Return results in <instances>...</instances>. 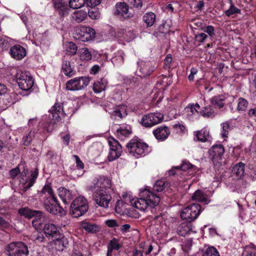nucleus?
<instances>
[{
    "label": "nucleus",
    "instance_id": "62",
    "mask_svg": "<svg viewBox=\"0 0 256 256\" xmlns=\"http://www.w3.org/2000/svg\"><path fill=\"white\" fill-rule=\"evenodd\" d=\"M40 218H36V219L32 221V226L36 230L40 228L41 226V223L40 220Z\"/></svg>",
    "mask_w": 256,
    "mask_h": 256
},
{
    "label": "nucleus",
    "instance_id": "58",
    "mask_svg": "<svg viewBox=\"0 0 256 256\" xmlns=\"http://www.w3.org/2000/svg\"><path fill=\"white\" fill-rule=\"evenodd\" d=\"M73 158H75L76 166L79 169H83L84 168V164L80 160L79 156L77 155H73Z\"/></svg>",
    "mask_w": 256,
    "mask_h": 256
},
{
    "label": "nucleus",
    "instance_id": "1",
    "mask_svg": "<svg viewBox=\"0 0 256 256\" xmlns=\"http://www.w3.org/2000/svg\"><path fill=\"white\" fill-rule=\"evenodd\" d=\"M140 198L134 200L132 205L140 210H145L148 206L155 207L160 202V197L149 189L144 188L140 191Z\"/></svg>",
    "mask_w": 256,
    "mask_h": 256
},
{
    "label": "nucleus",
    "instance_id": "16",
    "mask_svg": "<svg viewBox=\"0 0 256 256\" xmlns=\"http://www.w3.org/2000/svg\"><path fill=\"white\" fill-rule=\"evenodd\" d=\"M129 5L124 2H118L115 6L114 15L123 16L126 19L133 17V14L129 12Z\"/></svg>",
    "mask_w": 256,
    "mask_h": 256
},
{
    "label": "nucleus",
    "instance_id": "17",
    "mask_svg": "<svg viewBox=\"0 0 256 256\" xmlns=\"http://www.w3.org/2000/svg\"><path fill=\"white\" fill-rule=\"evenodd\" d=\"M18 214L26 218L31 219L32 218H39L42 216L43 212L40 210H34L28 207H23L18 210Z\"/></svg>",
    "mask_w": 256,
    "mask_h": 256
},
{
    "label": "nucleus",
    "instance_id": "9",
    "mask_svg": "<svg viewBox=\"0 0 256 256\" xmlns=\"http://www.w3.org/2000/svg\"><path fill=\"white\" fill-rule=\"evenodd\" d=\"M164 116L160 112H152L143 116L141 120L142 124L146 128H150L162 122Z\"/></svg>",
    "mask_w": 256,
    "mask_h": 256
},
{
    "label": "nucleus",
    "instance_id": "31",
    "mask_svg": "<svg viewBox=\"0 0 256 256\" xmlns=\"http://www.w3.org/2000/svg\"><path fill=\"white\" fill-rule=\"evenodd\" d=\"M226 98L224 94L216 96L210 98V102L215 107L220 108L224 106Z\"/></svg>",
    "mask_w": 256,
    "mask_h": 256
},
{
    "label": "nucleus",
    "instance_id": "63",
    "mask_svg": "<svg viewBox=\"0 0 256 256\" xmlns=\"http://www.w3.org/2000/svg\"><path fill=\"white\" fill-rule=\"evenodd\" d=\"M116 56V60H118L122 62H124L125 54L122 50L118 51Z\"/></svg>",
    "mask_w": 256,
    "mask_h": 256
},
{
    "label": "nucleus",
    "instance_id": "49",
    "mask_svg": "<svg viewBox=\"0 0 256 256\" xmlns=\"http://www.w3.org/2000/svg\"><path fill=\"white\" fill-rule=\"evenodd\" d=\"M202 256H220L217 250L214 246L208 247Z\"/></svg>",
    "mask_w": 256,
    "mask_h": 256
},
{
    "label": "nucleus",
    "instance_id": "22",
    "mask_svg": "<svg viewBox=\"0 0 256 256\" xmlns=\"http://www.w3.org/2000/svg\"><path fill=\"white\" fill-rule=\"evenodd\" d=\"M153 134L158 140L163 141L168 138L170 134V130L168 126H162L154 130Z\"/></svg>",
    "mask_w": 256,
    "mask_h": 256
},
{
    "label": "nucleus",
    "instance_id": "23",
    "mask_svg": "<svg viewBox=\"0 0 256 256\" xmlns=\"http://www.w3.org/2000/svg\"><path fill=\"white\" fill-rule=\"evenodd\" d=\"M10 55L14 58L20 60L23 58L26 55V50L24 48L16 44L12 46L10 50Z\"/></svg>",
    "mask_w": 256,
    "mask_h": 256
},
{
    "label": "nucleus",
    "instance_id": "52",
    "mask_svg": "<svg viewBox=\"0 0 256 256\" xmlns=\"http://www.w3.org/2000/svg\"><path fill=\"white\" fill-rule=\"evenodd\" d=\"M200 112L204 117L209 118L214 116V110L210 107H204Z\"/></svg>",
    "mask_w": 256,
    "mask_h": 256
},
{
    "label": "nucleus",
    "instance_id": "34",
    "mask_svg": "<svg viewBox=\"0 0 256 256\" xmlns=\"http://www.w3.org/2000/svg\"><path fill=\"white\" fill-rule=\"evenodd\" d=\"M245 164L242 162L236 164L233 168L232 172V173L238 178H241L244 174V171Z\"/></svg>",
    "mask_w": 256,
    "mask_h": 256
},
{
    "label": "nucleus",
    "instance_id": "45",
    "mask_svg": "<svg viewBox=\"0 0 256 256\" xmlns=\"http://www.w3.org/2000/svg\"><path fill=\"white\" fill-rule=\"evenodd\" d=\"M222 130L220 133L222 136L225 138H228V136L231 128L230 124L228 122H226L221 124Z\"/></svg>",
    "mask_w": 256,
    "mask_h": 256
},
{
    "label": "nucleus",
    "instance_id": "42",
    "mask_svg": "<svg viewBox=\"0 0 256 256\" xmlns=\"http://www.w3.org/2000/svg\"><path fill=\"white\" fill-rule=\"evenodd\" d=\"M244 256H256V246L250 244L246 246L242 254Z\"/></svg>",
    "mask_w": 256,
    "mask_h": 256
},
{
    "label": "nucleus",
    "instance_id": "47",
    "mask_svg": "<svg viewBox=\"0 0 256 256\" xmlns=\"http://www.w3.org/2000/svg\"><path fill=\"white\" fill-rule=\"evenodd\" d=\"M166 187V182L164 180H157L153 186V190L156 192H162Z\"/></svg>",
    "mask_w": 256,
    "mask_h": 256
},
{
    "label": "nucleus",
    "instance_id": "15",
    "mask_svg": "<svg viewBox=\"0 0 256 256\" xmlns=\"http://www.w3.org/2000/svg\"><path fill=\"white\" fill-rule=\"evenodd\" d=\"M50 112L49 118L52 120L54 123L60 122L66 115L62 103L56 102L50 110Z\"/></svg>",
    "mask_w": 256,
    "mask_h": 256
},
{
    "label": "nucleus",
    "instance_id": "35",
    "mask_svg": "<svg viewBox=\"0 0 256 256\" xmlns=\"http://www.w3.org/2000/svg\"><path fill=\"white\" fill-rule=\"evenodd\" d=\"M121 245L118 244L116 238H113L109 242L108 245L107 256H112V252L113 250H118Z\"/></svg>",
    "mask_w": 256,
    "mask_h": 256
},
{
    "label": "nucleus",
    "instance_id": "30",
    "mask_svg": "<svg viewBox=\"0 0 256 256\" xmlns=\"http://www.w3.org/2000/svg\"><path fill=\"white\" fill-rule=\"evenodd\" d=\"M58 195L64 204L68 203L72 198V195L71 192L64 188H59Z\"/></svg>",
    "mask_w": 256,
    "mask_h": 256
},
{
    "label": "nucleus",
    "instance_id": "59",
    "mask_svg": "<svg viewBox=\"0 0 256 256\" xmlns=\"http://www.w3.org/2000/svg\"><path fill=\"white\" fill-rule=\"evenodd\" d=\"M106 225L110 228H114L118 226V224L116 220L110 219L106 221Z\"/></svg>",
    "mask_w": 256,
    "mask_h": 256
},
{
    "label": "nucleus",
    "instance_id": "56",
    "mask_svg": "<svg viewBox=\"0 0 256 256\" xmlns=\"http://www.w3.org/2000/svg\"><path fill=\"white\" fill-rule=\"evenodd\" d=\"M204 31L205 32H206L210 36H213L215 33H214V29L213 26H207L204 30Z\"/></svg>",
    "mask_w": 256,
    "mask_h": 256
},
{
    "label": "nucleus",
    "instance_id": "33",
    "mask_svg": "<svg viewBox=\"0 0 256 256\" xmlns=\"http://www.w3.org/2000/svg\"><path fill=\"white\" fill-rule=\"evenodd\" d=\"M62 70L66 76L71 77L74 75V68L72 66L70 62L68 60H63Z\"/></svg>",
    "mask_w": 256,
    "mask_h": 256
},
{
    "label": "nucleus",
    "instance_id": "43",
    "mask_svg": "<svg viewBox=\"0 0 256 256\" xmlns=\"http://www.w3.org/2000/svg\"><path fill=\"white\" fill-rule=\"evenodd\" d=\"M86 2V0H70L68 4L70 8L78 9L84 6Z\"/></svg>",
    "mask_w": 256,
    "mask_h": 256
},
{
    "label": "nucleus",
    "instance_id": "41",
    "mask_svg": "<svg viewBox=\"0 0 256 256\" xmlns=\"http://www.w3.org/2000/svg\"><path fill=\"white\" fill-rule=\"evenodd\" d=\"M80 57L82 60L88 61L92 58V54L89 50L86 48H82L78 50Z\"/></svg>",
    "mask_w": 256,
    "mask_h": 256
},
{
    "label": "nucleus",
    "instance_id": "37",
    "mask_svg": "<svg viewBox=\"0 0 256 256\" xmlns=\"http://www.w3.org/2000/svg\"><path fill=\"white\" fill-rule=\"evenodd\" d=\"M87 18V12L84 10H78L74 12L72 14V20L77 23L83 22Z\"/></svg>",
    "mask_w": 256,
    "mask_h": 256
},
{
    "label": "nucleus",
    "instance_id": "55",
    "mask_svg": "<svg viewBox=\"0 0 256 256\" xmlns=\"http://www.w3.org/2000/svg\"><path fill=\"white\" fill-rule=\"evenodd\" d=\"M102 0H86L88 6H96L100 4Z\"/></svg>",
    "mask_w": 256,
    "mask_h": 256
},
{
    "label": "nucleus",
    "instance_id": "5",
    "mask_svg": "<svg viewBox=\"0 0 256 256\" xmlns=\"http://www.w3.org/2000/svg\"><path fill=\"white\" fill-rule=\"evenodd\" d=\"M8 256H28L29 251L27 245L22 242H14L8 244L5 248Z\"/></svg>",
    "mask_w": 256,
    "mask_h": 256
},
{
    "label": "nucleus",
    "instance_id": "60",
    "mask_svg": "<svg viewBox=\"0 0 256 256\" xmlns=\"http://www.w3.org/2000/svg\"><path fill=\"white\" fill-rule=\"evenodd\" d=\"M192 244V239H188L184 242L183 248L184 250H188L190 248Z\"/></svg>",
    "mask_w": 256,
    "mask_h": 256
},
{
    "label": "nucleus",
    "instance_id": "4",
    "mask_svg": "<svg viewBox=\"0 0 256 256\" xmlns=\"http://www.w3.org/2000/svg\"><path fill=\"white\" fill-rule=\"evenodd\" d=\"M88 209L86 200L82 196L76 198L70 206V214L74 218L84 215Z\"/></svg>",
    "mask_w": 256,
    "mask_h": 256
},
{
    "label": "nucleus",
    "instance_id": "7",
    "mask_svg": "<svg viewBox=\"0 0 256 256\" xmlns=\"http://www.w3.org/2000/svg\"><path fill=\"white\" fill-rule=\"evenodd\" d=\"M200 212V206L198 204H192L182 210L180 216L187 222L195 220Z\"/></svg>",
    "mask_w": 256,
    "mask_h": 256
},
{
    "label": "nucleus",
    "instance_id": "48",
    "mask_svg": "<svg viewBox=\"0 0 256 256\" xmlns=\"http://www.w3.org/2000/svg\"><path fill=\"white\" fill-rule=\"evenodd\" d=\"M241 12V10L238 8H237L232 2H230V8L225 11L224 13L226 15L228 16H230L236 14H240Z\"/></svg>",
    "mask_w": 256,
    "mask_h": 256
},
{
    "label": "nucleus",
    "instance_id": "32",
    "mask_svg": "<svg viewBox=\"0 0 256 256\" xmlns=\"http://www.w3.org/2000/svg\"><path fill=\"white\" fill-rule=\"evenodd\" d=\"M142 20L146 24L147 27H151L156 22V14L152 12L146 13L142 17Z\"/></svg>",
    "mask_w": 256,
    "mask_h": 256
},
{
    "label": "nucleus",
    "instance_id": "21",
    "mask_svg": "<svg viewBox=\"0 0 256 256\" xmlns=\"http://www.w3.org/2000/svg\"><path fill=\"white\" fill-rule=\"evenodd\" d=\"M224 152V148L221 144L214 146L208 150L210 156L214 162V160H220Z\"/></svg>",
    "mask_w": 256,
    "mask_h": 256
},
{
    "label": "nucleus",
    "instance_id": "25",
    "mask_svg": "<svg viewBox=\"0 0 256 256\" xmlns=\"http://www.w3.org/2000/svg\"><path fill=\"white\" fill-rule=\"evenodd\" d=\"M112 118L115 120L122 119L127 116L126 108L124 106L120 105L114 108L110 112Z\"/></svg>",
    "mask_w": 256,
    "mask_h": 256
},
{
    "label": "nucleus",
    "instance_id": "19",
    "mask_svg": "<svg viewBox=\"0 0 256 256\" xmlns=\"http://www.w3.org/2000/svg\"><path fill=\"white\" fill-rule=\"evenodd\" d=\"M111 186V181L109 178L100 177L97 180L96 182H94V186H90V188L91 190L98 188L97 190L103 189L110 192V190Z\"/></svg>",
    "mask_w": 256,
    "mask_h": 256
},
{
    "label": "nucleus",
    "instance_id": "20",
    "mask_svg": "<svg viewBox=\"0 0 256 256\" xmlns=\"http://www.w3.org/2000/svg\"><path fill=\"white\" fill-rule=\"evenodd\" d=\"M43 230L46 236L49 238H56L60 234L58 226L52 223L46 224Z\"/></svg>",
    "mask_w": 256,
    "mask_h": 256
},
{
    "label": "nucleus",
    "instance_id": "36",
    "mask_svg": "<svg viewBox=\"0 0 256 256\" xmlns=\"http://www.w3.org/2000/svg\"><path fill=\"white\" fill-rule=\"evenodd\" d=\"M107 82L106 80L102 78L100 81L95 82L93 86V90L95 93H100L106 88Z\"/></svg>",
    "mask_w": 256,
    "mask_h": 256
},
{
    "label": "nucleus",
    "instance_id": "10",
    "mask_svg": "<svg viewBox=\"0 0 256 256\" xmlns=\"http://www.w3.org/2000/svg\"><path fill=\"white\" fill-rule=\"evenodd\" d=\"M90 82L88 77L80 76L75 78L68 81L66 83V88L69 90H82Z\"/></svg>",
    "mask_w": 256,
    "mask_h": 256
},
{
    "label": "nucleus",
    "instance_id": "2",
    "mask_svg": "<svg viewBox=\"0 0 256 256\" xmlns=\"http://www.w3.org/2000/svg\"><path fill=\"white\" fill-rule=\"evenodd\" d=\"M39 194L40 196L43 194H48L44 200V206L48 212L54 215L62 214L64 210L60 206L50 185L46 184Z\"/></svg>",
    "mask_w": 256,
    "mask_h": 256
},
{
    "label": "nucleus",
    "instance_id": "54",
    "mask_svg": "<svg viewBox=\"0 0 256 256\" xmlns=\"http://www.w3.org/2000/svg\"><path fill=\"white\" fill-rule=\"evenodd\" d=\"M172 62V55L170 54H168L164 60V68L166 70L170 68L171 66Z\"/></svg>",
    "mask_w": 256,
    "mask_h": 256
},
{
    "label": "nucleus",
    "instance_id": "44",
    "mask_svg": "<svg viewBox=\"0 0 256 256\" xmlns=\"http://www.w3.org/2000/svg\"><path fill=\"white\" fill-rule=\"evenodd\" d=\"M91 8L88 10V15L89 17L92 20H98L100 17V13L96 6H90Z\"/></svg>",
    "mask_w": 256,
    "mask_h": 256
},
{
    "label": "nucleus",
    "instance_id": "29",
    "mask_svg": "<svg viewBox=\"0 0 256 256\" xmlns=\"http://www.w3.org/2000/svg\"><path fill=\"white\" fill-rule=\"evenodd\" d=\"M132 133V130L130 126H121L116 131V135L120 140H124L125 138L128 137Z\"/></svg>",
    "mask_w": 256,
    "mask_h": 256
},
{
    "label": "nucleus",
    "instance_id": "12",
    "mask_svg": "<svg viewBox=\"0 0 256 256\" xmlns=\"http://www.w3.org/2000/svg\"><path fill=\"white\" fill-rule=\"evenodd\" d=\"M28 170H24L21 174L20 182L24 185L23 189L26 192L34 184L38 176V169L36 168L34 171L31 172L30 176H27Z\"/></svg>",
    "mask_w": 256,
    "mask_h": 256
},
{
    "label": "nucleus",
    "instance_id": "39",
    "mask_svg": "<svg viewBox=\"0 0 256 256\" xmlns=\"http://www.w3.org/2000/svg\"><path fill=\"white\" fill-rule=\"evenodd\" d=\"M192 200L198 202H206L208 201L206 194L200 190H197L194 192L192 196Z\"/></svg>",
    "mask_w": 256,
    "mask_h": 256
},
{
    "label": "nucleus",
    "instance_id": "27",
    "mask_svg": "<svg viewBox=\"0 0 256 256\" xmlns=\"http://www.w3.org/2000/svg\"><path fill=\"white\" fill-rule=\"evenodd\" d=\"M192 224L190 222H184L180 224L177 228V233L180 236H185L192 231Z\"/></svg>",
    "mask_w": 256,
    "mask_h": 256
},
{
    "label": "nucleus",
    "instance_id": "24",
    "mask_svg": "<svg viewBox=\"0 0 256 256\" xmlns=\"http://www.w3.org/2000/svg\"><path fill=\"white\" fill-rule=\"evenodd\" d=\"M200 108V106L198 104H188L184 109V114L186 116L191 120L194 116L198 113V110Z\"/></svg>",
    "mask_w": 256,
    "mask_h": 256
},
{
    "label": "nucleus",
    "instance_id": "8",
    "mask_svg": "<svg viewBox=\"0 0 256 256\" xmlns=\"http://www.w3.org/2000/svg\"><path fill=\"white\" fill-rule=\"evenodd\" d=\"M93 199L98 206L108 208L112 200L110 192L103 189L96 190L93 194Z\"/></svg>",
    "mask_w": 256,
    "mask_h": 256
},
{
    "label": "nucleus",
    "instance_id": "14",
    "mask_svg": "<svg viewBox=\"0 0 256 256\" xmlns=\"http://www.w3.org/2000/svg\"><path fill=\"white\" fill-rule=\"evenodd\" d=\"M110 150L108 155L110 161H113L118 158L122 152V147L119 142L114 138L108 140Z\"/></svg>",
    "mask_w": 256,
    "mask_h": 256
},
{
    "label": "nucleus",
    "instance_id": "11",
    "mask_svg": "<svg viewBox=\"0 0 256 256\" xmlns=\"http://www.w3.org/2000/svg\"><path fill=\"white\" fill-rule=\"evenodd\" d=\"M74 34L75 38L82 42H88L95 38L96 32L90 27L82 26L76 30Z\"/></svg>",
    "mask_w": 256,
    "mask_h": 256
},
{
    "label": "nucleus",
    "instance_id": "50",
    "mask_svg": "<svg viewBox=\"0 0 256 256\" xmlns=\"http://www.w3.org/2000/svg\"><path fill=\"white\" fill-rule=\"evenodd\" d=\"M129 6L132 8L140 10L143 5L142 0H128Z\"/></svg>",
    "mask_w": 256,
    "mask_h": 256
},
{
    "label": "nucleus",
    "instance_id": "3",
    "mask_svg": "<svg viewBox=\"0 0 256 256\" xmlns=\"http://www.w3.org/2000/svg\"><path fill=\"white\" fill-rule=\"evenodd\" d=\"M126 148L128 152L136 158L144 156L150 151L148 144L138 139L131 140Z\"/></svg>",
    "mask_w": 256,
    "mask_h": 256
},
{
    "label": "nucleus",
    "instance_id": "57",
    "mask_svg": "<svg viewBox=\"0 0 256 256\" xmlns=\"http://www.w3.org/2000/svg\"><path fill=\"white\" fill-rule=\"evenodd\" d=\"M207 37L208 36L204 33H200L195 36L196 41L200 42H203Z\"/></svg>",
    "mask_w": 256,
    "mask_h": 256
},
{
    "label": "nucleus",
    "instance_id": "26",
    "mask_svg": "<svg viewBox=\"0 0 256 256\" xmlns=\"http://www.w3.org/2000/svg\"><path fill=\"white\" fill-rule=\"evenodd\" d=\"M56 238L54 240V244L56 246V248L58 250H62L64 248L67 247L68 245V238L63 236L62 234H60V235Z\"/></svg>",
    "mask_w": 256,
    "mask_h": 256
},
{
    "label": "nucleus",
    "instance_id": "28",
    "mask_svg": "<svg viewBox=\"0 0 256 256\" xmlns=\"http://www.w3.org/2000/svg\"><path fill=\"white\" fill-rule=\"evenodd\" d=\"M82 228L86 232L91 234H96L100 231V226L96 224H92L88 221H83L81 223Z\"/></svg>",
    "mask_w": 256,
    "mask_h": 256
},
{
    "label": "nucleus",
    "instance_id": "13",
    "mask_svg": "<svg viewBox=\"0 0 256 256\" xmlns=\"http://www.w3.org/2000/svg\"><path fill=\"white\" fill-rule=\"evenodd\" d=\"M52 4L54 12L60 18H64L68 16L70 10L68 2L66 0H52Z\"/></svg>",
    "mask_w": 256,
    "mask_h": 256
},
{
    "label": "nucleus",
    "instance_id": "38",
    "mask_svg": "<svg viewBox=\"0 0 256 256\" xmlns=\"http://www.w3.org/2000/svg\"><path fill=\"white\" fill-rule=\"evenodd\" d=\"M196 136L198 141L206 142L210 138L209 132L206 129L203 128L196 132Z\"/></svg>",
    "mask_w": 256,
    "mask_h": 256
},
{
    "label": "nucleus",
    "instance_id": "18",
    "mask_svg": "<svg viewBox=\"0 0 256 256\" xmlns=\"http://www.w3.org/2000/svg\"><path fill=\"white\" fill-rule=\"evenodd\" d=\"M156 67L150 62H140V76L145 78L151 74Z\"/></svg>",
    "mask_w": 256,
    "mask_h": 256
},
{
    "label": "nucleus",
    "instance_id": "64",
    "mask_svg": "<svg viewBox=\"0 0 256 256\" xmlns=\"http://www.w3.org/2000/svg\"><path fill=\"white\" fill-rule=\"evenodd\" d=\"M20 172L18 168H16L10 171V175L12 178H14Z\"/></svg>",
    "mask_w": 256,
    "mask_h": 256
},
{
    "label": "nucleus",
    "instance_id": "61",
    "mask_svg": "<svg viewBox=\"0 0 256 256\" xmlns=\"http://www.w3.org/2000/svg\"><path fill=\"white\" fill-rule=\"evenodd\" d=\"M85 254H82L80 251L74 250L72 254V256H89L90 254V253L88 250H86L84 252Z\"/></svg>",
    "mask_w": 256,
    "mask_h": 256
},
{
    "label": "nucleus",
    "instance_id": "40",
    "mask_svg": "<svg viewBox=\"0 0 256 256\" xmlns=\"http://www.w3.org/2000/svg\"><path fill=\"white\" fill-rule=\"evenodd\" d=\"M192 165L188 162L183 161L182 164L180 166L174 167L172 169L168 171V173L170 175H174L176 173L174 172V169L185 171L188 169L192 168Z\"/></svg>",
    "mask_w": 256,
    "mask_h": 256
},
{
    "label": "nucleus",
    "instance_id": "53",
    "mask_svg": "<svg viewBox=\"0 0 256 256\" xmlns=\"http://www.w3.org/2000/svg\"><path fill=\"white\" fill-rule=\"evenodd\" d=\"M77 50L78 47L74 43L72 42L68 43L67 48V52L69 54L74 56L76 54Z\"/></svg>",
    "mask_w": 256,
    "mask_h": 256
},
{
    "label": "nucleus",
    "instance_id": "6",
    "mask_svg": "<svg viewBox=\"0 0 256 256\" xmlns=\"http://www.w3.org/2000/svg\"><path fill=\"white\" fill-rule=\"evenodd\" d=\"M16 78L20 88L23 90H30L34 85L33 78L28 72L18 70Z\"/></svg>",
    "mask_w": 256,
    "mask_h": 256
},
{
    "label": "nucleus",
    "instance_id": "51",
    "mask_svg": "<svg viewBox=\"0 0 256 256\" xmlns=\"http://www.w3.org/2000/svg\"><path fill=\"white\" fill-rule=\"evenodd\" d=\"M248 105L247 100L242 98H240L238 100V104L237 109L238 111H244Z\"/></svg>",
    "mask_w": 256,
    "mask_h": 256
},
{
    "label": "nucleus",
    "instance_id": "46",
    "mask_svg": "<svg viewBox=\"0 0 256 256\" xmlns=\"http://www.w3.org/2000/svg\"><path fill=\"white\" fill-rule=\"evenodd\" d=\"M35 132L30 131L28 134H26L22 140V144L24 146H28L30 145L34 136Z\"/></svg>",
    "mask_w": 256,
    "mask_h": 256
}]
</instances>
